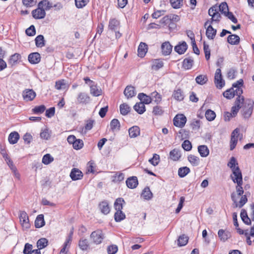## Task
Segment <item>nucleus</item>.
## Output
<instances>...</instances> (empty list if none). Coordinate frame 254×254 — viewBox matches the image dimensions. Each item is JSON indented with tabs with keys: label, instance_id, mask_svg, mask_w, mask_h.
I'll return each mask as SVG.
<instances>
[{
	"label": "nucleus",
	"instance_id": "nucleus-14",
	"mask_svg": "<svg viewBox=\"0 0 254 254\" xmlns=\"http://www.w3.org/2000/svg\"><path fill=\"white\" fill-rule=\"evenodd\" d=\"M70 177L72 181L81 180L83 177L82 172L77 168H73L70 173Z\"/></svg>",
	"mask_w": 254,
	"mask_h": 254
},
{
	"label": "nucleus",
	"instance_id": "nucleus-46",
	"mask_svg": "<svg viewBox=\"0 0 254 254\" xmlns=\"http://www.w3.org/2000/svg\"><path fill=\"white\" fill-rule=\"evenodd\" d=\"M189 161L194 166H196L199 164V158L193 155H190L188 157Z\"/></svg>",
	"mask_w": 254,
	"mask_h": 254
},
{
	"label": "nucleus",
	"instance_id": "nucleus-9",
	"mask_svg": "<svg viewBox=\"0 0 254 254\" xmlns=\"http://www.w3.org/2000/svg\"><path fill=\"white\" fill-rule=\"evenodd\" d=\"M175 126L183 127L187 122V118L183 114L177 115L173 120Z\"/></svg>",
	"mask_w": 254,
	"mask_h": 254
},
{
	"label": "nucleus",
	"instance_id": "nucleus-25",
	"mask_svg": "<svg viewBox=\"0 0 254 254\" xmlns=\"http://www.w3.org/2000/svg\"><path fill=\"white\" fill-rule=\"evenodd\" d=\"M126 203L124 198L119 197L117 198L114 202V208L116 211L122 210L123 205Z\"/></svg>",
	"mask_w": 254,
	"mask_h": 254
},
{
	"label": "nucleus",
	"instance_id": "nucleus-35",
	"mask_svg": "<svg viewBox=\"0 0 254 254\" xmlns=\"http://www.w3.org/2000/svg\"><path fill=\"white\" fill-rule=\"evenodd\" d=\"M240 215L241 219L244 223L248 225H249L251 224V220L248 217L247 211L245 209H242Z\"/></svg>",
	"mask_w": 254,
	"mask_h": 254
},
{
	"label": "nucleus",
	"instance_id": "nucleus-4",
	"mask_svg": "<svg viewBox=\"0 0 254 254\" xmlns=\"http://www.w3.org/2000/svg\"><path fill=\"white\" fill-rule=\"evenodd\" d=\"M105 234L100 229H97L91 233L90 236V239L95 245L101 244L105 239Z\"/></svg>",
	"mask_w": 254,
	"mask_h": 254
},
{
	"label": "nucleus",
	"instance_id": "nucleus-27",
	"mask_svg": "<svg viewBox=\"0 0 254 254\" xmlns=\"http://www.w3.org/2000/svg\"><path fill=\"white\" fill-rule=\"evenodd\" d=\"M234 88H236L232 86L231 88L224 92L223 93L224 97L228 99H231L234 98L235 95H236V93Z\"/></svg>",
	"mask_w": 254,
	"mask_h": 254
},
{
	"label": "nucleus",
	"instance_id": "nucleus-29",
	"mask_svg": "<svg viewBox=\"0 0 254 254\" xmlns=\"http://www.w3.org/2000/svg\"><path fill=\"white\" fill-rule=\"evenodd\" d=\"M240 37L235 34L229 35L227 38V42L231 45H238L240 43Z\"/></svg>",
	"mask_w": 254,
	"mask_h": 254
},
{
	"label": "nucleus",
	"instance_id": "nucleus-30",
	"mask_svg": "<svg viewBox=\"0 0 254 254\" xmlns=\"http://www.w3.org/2000/svg\"><path fill=\"white\" fill-rule=\"evenodd\" d=\"M19 138V135L17 132L13 131L11 132L8 136V141L11 144H14L18 141Z\"/></svg>",
	"mask_w": 254,
	"mask_h": 254
},
{
	"label": "nucleus",
	"instance_id": "nucleus-61",
	"mask_svg": "<svg viewBox=\"0 0 254 254\" xmlns=\"http://www.w3.org/2000/svg\"><path fill=\"white\" fill-rule=\"evenodd\" d=\"M72 146L76 150L80 149L83 146V142L81 139H76Z\"/></svg>",
	"mask_w": 254,
	"mask_h": 254
},
{
	"label": "nucleus",
	"instance_id": "nucleus-55",
	"mask_svg": "<svg viewBox=\"0 0 254 254\" xmlns=\"http://www.w3.org/2000/svg\"><path fill=\"white\" fill-rule=\"evenodd\" d=\"M203 50L205 54V57L207 61H208L210 57V50L209 45L205 42H203Z\"/></svg>",
	"mask_w": 254,
	"mask_h": 254
},
{
	"label": "nucleus",
	"instance_id": "nucleus-60",
	"mask_svg": "<svg viewBox=\"0 0 254 254\" xmlns=\"http://www.w3.org/2000/svg\"><path fill=\"white\" fill-rule=\"evenodd\" d=\"M88 2L89 0H75V5L78 8L83 7Z\"/></svg>",
	"mask_w": 254,
	"mask_h": 254
},
{
	"label": "nucleus",
	"instance_id": "nucleus-42",
	"mask_svg": "<svg viewBox=\"0 0 254 254\" xmlns=\"http://www.w3.org/2000/svg\"><path fill=\"white\" fill-rule=\"evenodd\" d=\"M125 218L126 215L122 210L116 211L114 214V219L116 222H121Z\"/></svg>",
	"mask_w": 254,
	"mask_h": 254
},
{
	"label": "nucleus",
	"instance_id": "nucleus-19",
	"mask_svg": "<svg viewBox=\"0 0 254 254\" xmlns=\"http://www.w3.org/2000/svg\"><path fill=\"white\" fill-rule=\"evenodd\" d=\"M188 49V45L186 42L183 41L182 43H180L174 48L175 52L180 55L183 54L185 53Z\"/></svg>",
	"mask_w": 254,
	"mask_h": 254
},
{
	"label": "nucleus",
	"instance_id": "nucleus-7",
	"mask_svg": "<svg viewBox=\"0 0 254 254\" xmlns=\"http://www.w3.org/2000/svg\"><path fill=\"white\" fill-rule=\"evenodd\" d=\"M19 217L23 228L25 229L30 228V224L29 223V217L26 212L24 211H20Z\"/></svg>",
	"mask_w": 254,
	"mask_h": 254
},
{
	"label": "nucleus",
	"instance_id": "nucleus-21",
	"mask_svg": "<svg viewBox=\"0 0 254 254\" xmlns=\"http://www.w3.org/2000/svg\"><path fill=\"white\" fill-rule=\"evenodd\" d=\"M217 30L214 29L211 25H209L206 28V35L208 39L213 40L215 38Z\"/></svg>",
	"mask_w": 254,
	"mask_h": 254
},
{
	"label": "nucleus",
	"instance_id": "nucleus-39",
	"mask_svg": "<svg viewBox=\"0 0 254 254\" xmlns=\"http://www.w3.org/2000/svg\"><path fill=\"white\" fill-rule=\"evenodd\" d=\"M134 110L139 114H142L145 111V107L143 103H137L133 106Z\"/></svg>",
	"mask_w": 254,
	"mask_h": 254
},
{
	"label": "nucleus",
	"instance_id": "nucleus-37",
	"mask_svg": "<svg viewBox=\"0 0 254 254\" xmlns=\"http://www.w3.org/2000/svg\"><path fill=\"white\" fill-rule=\"evenodd\" d=\"M35 44L37 47H43L45 45V40L43 35H39L37 36L35 39Z\"/></svg>",
	"mask_w": 254,
	"mask_h": 254
},
{
	"label": "nucleus",
	"instance_id": "nucleus-58",
	"mask_svg": "<svg viewBox=\"0 0 254 254\" xmlns=\"http://www.w3.org/2000/svg\"><path fill=\"white\" fill-rule=\"evenodd\" d=\"M55 88L57 90H61L65 88V83L64 79H61L57 81L55 83Z\"/></svg>",
	"mask_w": 254,
	"mask_h": 254
},
{
	"label": "nucleus",
	"instance_id": "nucleus-3",
	"mask_svg": "<svg viewBox=\"0 0 254 254\" xmlns=\"http://www.w3.org/2000/svg\"><path fill=\"white\" fill-rule=\"evenodd\" d=\"M227 166L231 169L233 172V175H231V178L232 177H237L242 176L241 171L238 166V163L234 157H232L230 158Z\"/></svg>",
	"mask_w": 254,
	"mask_h": 254
},
{
	"label": "nucleus",
	"instance_id": "nucleus-47",
	"mask_svg": "<svg viewBox=\"0 0 254 254\" xmlns=\"http://www.w3.org/2000/svg\"><path fill=\"white\" fill-rule=\"evenodd\" d=\"M48 244V241L46 238L40 239L37 242V246L38 250L42 249L45 248Z\"/></svg>",
	"mask_w": 254,
	"mask_h": 254
},
{
	"label": "nucleus",
	"instance_id": "nucleus-63",
	"mask_svg": "<svg viewBox=\"0 0 254 254\" xmlns=\"http://www.w3.org/2000/svg\"><path fill=\"white\" fill-rule=\"evenodd\" d=\"M182 146L186 151H190L192 148L191 142L189 140H185L182 143Z\"/></svg>",
	"mask_w": 254,
	"mask_h": 254
},
{
	"label": "nucleus",
	"instance_id": "nucleus-62",
	"mask_svg": "<svg viewBox=\"0 0 254 254\" xmlns=\"http://www.w3.org/2000/svg\"><path fill=\"white\" fill-rule=\"evenodd\" d=\"M107 250L108 254H115L118 252V248L116 245H112L108 247Z\"/></svg>",
	"mask_w": 254,
	"mask_h": 254
},
{
	"label": "nucleus",
	"instance_id": "nucleus-33",
	"mask_svg": "<svg viewBox=\"0 0 254 254\" xmlns=\"http://www.w3.org/2000/svg\"><path fill=\"white\" fill-rule=\"evenodd\" d=\"M45 225V221L44 215L40 214L37 216L35 221V226L36 228H39L43 227Z\"/></svg>",
	"mask_w": 254,
	"mask_h": 254
},
{
	"label": "nucleus",
	"instance_id": "nucleus-16",
	"mask_svg": "<svg viewBox=\"0 0 254 254\" xmlns=\"http://www.w3.org/2000/svg\"><path fill=\"white\" fill-rule=\"evenodd\" d=\"M218 236L221 241L225 242L231 237V234L228 231L220 229L218 232Z\"/></svg>",
	"mask_w": 254,
	"mask_h": 254
},
{
	"label": "nucleus",
	"instance_id": "nucleus-18",
	"mask_svg": "<svg viewBox=\"0 0 254 254\" xmlns=\"http://www.w3.org/2000/svg\"><path fill=\"white\" fill-rule=\"evenodd\" d=\"M28 61L31 64H37L41 61L40 54L37 52L32 53L28 56Z\"/></svg>",
	"mask_w": 254,
	"mask_h": 254
},
{
	"label": "nucleus",
	"instance_id": "nucleus-10",
	"mask_svg": "<svg viewBox=\"0 0 254 254\" xmlns=\"http://www.w3.org/2000/svg\"><path fill=\"white\" fill-rule=\"evenodd\" d=\"M76 100L79 104L86 105L90 102V97L86 92H80L77 95Z\"/></svg>",
	"mask_w": 254,
	"mask_h": 254
},
{
	"label": "nucleus",
	"instance_id": "nucleus-41",
	"mask_svg": "<svg viewBox=\"0 0 254 254\" xmlns=\"http://www.w3.org/2000/svg\"><path fill=\"white\" fill-rule=\"evenodd\" d=\"M164 65V63L160 60H154L151 66L152 69L157 71L162 68Z\"/></svg>",
	"mask_w": 254,
	"mask_h": 254
},
{
	"label": "nucleus",
	"instance_id": "nucleus-56",
	"mask_svg": "<svg viewBox=\"0 0 254 254\" xmlns=\"http://www.w3.org/2000/svg\"><path fill=\"white\" fill-rule=\"evenodd\" d=\"M149 162L153 166H157L160 162V156L157 154H154L153 157L149 160Z\"/></svg>",
	"mask_w": 254,
	"mask_h": 254
},
{
	"label": "nucleus",
	"instance_id": "nucleus-51",
	"mask_svg": "<svg viewBox=\"0 0 254 254\" xmlns=\"http://www.w3.org/2000/svg\"><path fill=\"white\" fill-rule=\"evenodd\" d=\"M121 114L123 115H127L130 111V107L126 103L121 104L120 106Z\"/></svg>",
	"mask_w": 254,
	"mask_h": 254
},
{
	"label": "nucleus",
	"instance_id": "nucleus-36",
	"mask_svg": "<svg viewBox=\"0 0 254 254\" xmlns=\"http://www.w3.org/2000/svg\"><path fill=\"white\" fill-rule=\"evenodd\" d=\"M181 156L180 151L177 149H174L170 152V157L173 161H178Z\"/></svg>",
	"mask_w": 254,
	"mask_h": 254
},
{
	"label": "nucleus",
	"instance_id": "nucleus-57",
	"mask_svg": "<svg viewBox=\"0 0 254 254\" xmlns=\"http://www.w3.org/2000/svg\"><path fill=\"white\" fill-rule=\"evenodd\" d=\"M46 110V107L44 105L36 106L32 109V111L36 114H40L43 113Z\"/></svg>",
	"mask_w": 254,
	"mask_h": 254
},
{
	"label": "nucleus",
	"instance_id": "nucleus-12",
	"mask_svg": "<svg viewBox=\"0 0 254 254\" xmlns=\"http://www.w3.org/2000/svg\"><path fill=\"white\" fill-rule=\"evenodd\" d=\"M36 96V92L30 89H26L22 92V96L26 101H33Z\"/></svg>",
	"mask_w": 254,
	"mask_h": 254
},
{
	"label": "nucleus",
	"instance_id": "nucleus-11",
	"mask_svg": "<svg viewBox=\"0 0 254 254\" xmlns=\"http://www.w3.org/2000/svg\"><path fill=\"white\" fill-rule=\"evenodd\" d=\"M239 131L240 129L236 128L232 132L230 145V149L231 150H233L235 148L237 144L238 139L239 136Z\"/></svg>",
	"mask_w": 254,
	"mask_h": 254
},
{
	"label": "nucleus",
	"instance_id": "nucleus-38",
	"mask_svg": "<svg viewBox=\"0 0 254 254\" xmlns=\"http://www.w3.org/2000/svg\"><path fill=\"white\" fill-rule=\"evenodd\" d=\"M173 97L177 101H182L184 98V95L180 89H178L174 91Z\"/></svg>",
	"mask_w": 254,
	"mask_h": 254
},
{
	"label": "nucleus",
	"instance_id": "nucleus-64",
	"mask_svg": "<svg viewBox=\"0 0 254 254\" xmlns=\"http://www.w3.org/2000/svg\"><path fill=\"white\" fill-rule=\"evenodd\" d=\"M219 8L220 12L224 14L229 11L228 6L225 2H222L219 6Z\"/></svg>",
	"mask_w": 254,
	"mask_h": 254
},
{
	"label": "nucleus",
	"instance_id": "nucleus-28",
	"mask_svg": "<svg viewBox=\"0 0 254 254\" xmlns=\"http://www.w3.org/2000/svg\"><path fill=\"white\" fill-rule=\"evenodd\" d=\"M120 26V21L116 18L111 19L109 23V28L111 30L116 31Z\"/></svg>",
	"mask_w": 254,
	"mask_h": 254
},
{
	"label": "nucleus",
	"instance_id": "nucleus-24",
	"mask_svg": "<svg viewBox=\"0 0 254 254\" xmlns=\"http://www.w3.org/2000/svg\"><path fill=\"white\" fill-rule=\"evenodd\" d=\"M124 93L127 99L132 98L136 94L134 87L131 85L127 86L126 87L124 90Z\"/></svg>",
	"mask_w": 254,
	"mask_h": 254
},
{
	"label": "nucleus",
	"instance_id": "nucleus-49",
	"mask_svg": "<svg viewBox=\"0 0 254 254\" xmlns=\"http://www.w3.org/2000/svg\"><path fill=\"white\" fill-rule=\"evenodd\" d=\"M205 116L208 121H212L216 117V114L213 111L208 109L206 111Z\"/></svg>",
	"mask_w": 254,
	"mask_h": 254
},
{
	"label": "nucleus",
	"instance_id": "nucleus-26",
	"mask_svg": "<svg viewBox=\"0 0 254 254\" xmlns=\"http://www.w3.org/2000/svg\"><path fill=\"white\" fill-rule=\"evenodd\" d=\"M198 152L202 157H206L209 154V150L207 146L205 145H201L198 146Z\"/></svg>",
	"mask_w": 254,
	"mask_h": 254
},
{
	"label": "nucleus",
	"instance_id": "nucleus-8",
	"mask_svg": "<svg viewBox=\"0 0 254 254\" xmlns=\"http://www.w3.org/2000/svg\"><path fill=\"white\" fill-rule=\"evenodd\" d=\"M232 180H233L234 183L237 184V186L236 187V189L238 195H243V194L244 193V189L242 187L243 185L242 176L237 177H232Z\"/></svg>",
	"mask_w": 254,
	"mask_h": 254
},
{
	"label": "nucleus",
	"instance_id": "nucleus-31",
	"mask_svg": "<svg viewBox=\"0 0 254 254\" xmlns=\"http://www.w3.org/2000/svg\"><path fill=\"white\" fill-rule=\"evenodd\" d=\"M129 136L131 138H134L140 134V128L137 126H133L128 129Z\"/></svg>",
	"mask_w": 254,
	"mask_h": 254
},
{
	"label": "nucleus",
	"instance_id": "nucleus-53",
	"mask_svg": "<svg viewBox=\"0 0 254 254\" xmlns=\"http://www.w3.org/2000/svg\"><path fill=\"white\" fill-rule=\"evenodd\" d=\"M53 161L54 158L50 154H46L42 158V163L45 165H48Z\"/></svg>",
	"mask_w": 254,
	"mask_h": 254
},
{
	"label": "nucleus",
	"instance_id": "nucleus-5",
	"mask_svg": "<svg viewBox=\"0 0 254 254\" xmlns=\"http://www.w3.org/2000/svg\"><path fill=\"white\" fill-rule=\"evenodd\" d=\"M214 83L216 87L221 89L225 86V81L222 78L221 70L220 68H217L215 71L214 76Z\"/></svg>",
	"mask_w": 254,
	"mask_h": 254
},
{
	"label": "nucleus",
	"instance_id": "nucleus-6",
	"mask_svg": "<svg viewBox=\"0 0 254 254\" xmlns=\"http://www.w3.org/2000/svg\"><path fill=\"white\" fill-rule=\"evenodd\" d=\"M241 196L242 197L240 199V200L239 201V202H238L237 200V198L236 197V193L235 192H233L231 194V199L233 201L234 203H235L236 207H242L248 201V199L246 195Z\"/></svg>",
	"mask_w": 254,
	"mask_h": 254
},
{
	"label": "nucleus",
	"instance_id": "nucleus-45",
	"mask_svg": "<svg viewBox=\"0 0 254 254\" xmlns=\"http://www.w3.org/2000/svg\"><path fill=\"white\" fill-rule=\"evenodd\" d=\"M21 58V55L19 54L15 53L12 56H10L8 63L11 65L15 64L18 60H19Z\"/></svg>",
	"mask_w": 254,
	"mask_h": 254
},
{
	"label": "nucleus",
	"instance_id": "nucleus-13",
	"mask_svg": "<svg viewBox=\"0 0 254 254\" xmlns=\"http://www.w3.org/2000/svg\"><path fill=\"white\" fill-rule=\"evenodd\" d=\"M33 17L35 19H42L45 17L46 12L44 8L38 6V7L32 11Z\"/></svg>",
	"mask_w": 254,
	"mask_h": 254
},
{
	"label": "nucleus",
	"instance_id": "nucleus-59",
	"mask_svg": "<svg viewBox=\"0 0 254 254\" xmlns=\"http://www.w3.org/2000/svg\"><path fill=\"white\" fill-rule=\"evenodd\" d=\"M183 0H170V3L174 8H179L183 5Z\"/></svg>",
	"mask_w": 254,
	"mask_h": 254
},
{
	"label": "nucleus",
	"instance_id": "nucleus-34",
	"mask_svg": "<svg viewBox=\"0 0 254 254\" xmlns=\"http://www.w3.org/2000/svg\"><path fill=\"white\" fill-rule=\"evenodd\" d=\"M193 64V60L191 58H186L183 62V66L186 69H190Z\"/></svg>",
	"mask_w": 254,
	"mask_h": 254
},
{
	"label": "nucleus",
	"instance_id": "nucleus-52",
	"mask_svg": "<svg viewBox=\"0 0 254 254\" xmlns=\"http://www.w3.org/2000/svg\"><path fill=\"white\" fill-rule=\"evenodd\" d=\"M38 6H41L43 8H44L45 10H49L52 7V3L47 0H43L41 1L38 3Z\"/></svg>",
	"mask_w": 254,
	"mask_h": 254
},
{
	"label": "nucleus",
	"instance_id": "nucleus-23",
	"mask_svg": "<svg viewBox=\"0 0 254 254\" xmlns=\"http://www.w3.org/2000/svg\"><path fill=\"white\" fill-rule=\"evenodd\" d=\"M147 51V45L146 43L141 42L138 48V56L140 58L145 56Z\"/></svg>",
	"mask_w": 254,
	"mask_h": 254
},
{
	"label": "nucleus",
	"instance_id": "nucleus-40",
	"mask_svg": "<svg viewBox=\"0 0 254 254\" xmlns=\"http://www.w3.org/2000/svg\"><path fill=\"white\" fill-rule=\"evenodd\" d=\"M152 196L153 194L150 189L148 187H145L142 192L141 196L146 200H149L152 198Z\"/></svg>",
	"mask_w": 254,
	"mask_h": 254
},
{
	"label": "nucleus",
	"instance_id": "nucleus-20",
	"mask_svg": "<svg viewBox=\"0 0 254 254\" xmlns=\"http://www.w3.org/2000/svg\"><path fill=\"white\" fill-rule=\"evenodd\" d=\"M99 207L101 212L105 215L108 214L110 212V207L107 201L104 200L99 204Z\"/></svg>",
	"mask_w": 254,
	"mask_h": 254
},
{
	"label": "nucleus",
	"instance_id": "nucleus-50",
	"mask_svg": "<svg viewBox=\"0 0 254 254\" xmlns=\"http://www.w3.org/2000/svg\"><path fill=\"white\" fill-rule=\"evenodd\" d=\"M190 172V169L187 167H183L179 169L178 175L181 178L185 177Z\"/></svg>",
	"mask_w": 254,
	"mask_h": 254
},
{
	"label": "nucleus",
	"instance_id": "nucleus-48",
	"mask_svg": "<svg viewBox=\"0 0 254 254\" xmlns=\"http://www.w3.org/2000/svg\"><path fill=\"white\" fill-rule=\"evenodd\" d=\"M78 246L82 251H86L89 247L88 241L86 239H80L78 243Z\"/></svg>",
	"mask_w": 254,
	"mask_h": 254
},
{
	"label": "nucleus",
	"instance_id": "nucleus-54",
	"mask_svg": "<svg viewBox=\"0 0 254 254\" xmlns=\"http://www.w3.org/2000/svg\"><path fill=\"white\" fill-rule=\"evenodd\" d=\"M164 111L162 107L156 106L153 107L152 113L154 116H162Z\"/></svg>",
	"mask_w": 254,
	"mask_h": 254
},
{
	"label": "nucleus",
	"instance_id": "nucleus-32",
	"mask_svg": "<svg viewBox=\"0 0 254 254\" xmlns=\"http://www.w3.org/2000/svg\"><path fill=\"white\" fill-rule=\"evenodd\" d=\"M110 127L112 131H119L120 129V123L117 119H113L110 122Z\"/></svg>",
	"mask_w": 254,
	"mask_h": 254
},
{
	"label": "nucleus",
	"instance_id": "nucleus-44",
	"mask_svg": "<svg viewBox=\"0 0 254 254\" xmlns=\"http://www.w3.org/2000/svg\"><path fill=\"white\" fill-rule=\"evenodd\" d=\"M208 81V78L206 75L200 74L197 76L195 78L196 82L200 85L205 84Z\"/></svg>",
	"mask_w": 254,
	"mask_h": 254
},
{
	"label": "nucleus",
	"instance_id": "nucleus-2",
	"mask_svg": "<svg viewBox=\"0 0 254 254\" xmlns=\"http://www.w3.org/2000/svg\"><path fill=\"white\" fill-rule=\"evenodd\" d=\"M254 105V102L251 99H247L242 107L241 113L245 119H249L251 116Z\"/></svg>",
	"mask_w": 254,
	"mask_h": 254
},
{
	"label": "nucleus",
	"instance_id": "nucleus-43",
	"mask_svg": "<svg viewBox=\"0 0 254 254\" xmlns=\"http://www.w3.org/2000/svg\"><path fill=\"white\" fill-rule=\"evenodd\" d=\"M189 237L183 234L179 237L178 239V245L180 247L186 245L188 242Z\"/></svg>",
	"mask_w": 254,
	"mask_h": 254
},
{
	"label": "nucleus",
	"instance_id": "nucleus-1",
	"mask_svg": "<svg viewBox=\"0 0 254 254\" xmlns=\"http://www.w3.org/2000/svg\"><path fill=\"white\" fill-rule=\"evenodd\" d=\"M244 81L242 79H240L235 83L233 84V86L235 87V91L237 97L235 101V106L242 108L245 102L244 96L241 95L243 94V89L241 87L243 85Z\"/></svg>",
	"mask_w": 254,
	"mask_h": 254
},
{
	"label": "nucleus",
	"instance_id": "nucleus-22",
	"mask_svg": "<svg viewBox=\"0 0 254 254\" xmlns=\"http://www.w3.org/2000/svg\"><path fill=\"white\" fill-rule=\"evenodd\" d=\"M89 86L90 88V93L93 96L97 97L101 94V89L97 86V84H96L95 82L92 84H91Z\"/></svg>",
	"mask_w": 254,
	"mask_h": 254
},
{
	"label": "nucleus",
	"instance_id": "nucleus-15",
	"mask_svg": "<svg viewBox=\"0 0 254 254\" xmlns=\"http://www.w3.org/2000/svg\"><path fill=\"white\" fill-rule=\"evenodd\" d=\"M173 46L169 42H165L161 45L162 53L164 56L169 55L172 51Z\"/></svg>",
	"mask_w": 254,
	"mask_h": 254
},
{
	"label": "nucleus",
	"instance_id": "nucleus-17",
	"mask_svg": "<svg viewBox=\"0 0 254 254\" xmlns=\"http://www.w3.org/2000/svg\"><path fill=\"white\" fill-rule=\"evenodd\" d=\"M138 184L137 178L135 176L130 177L126 180V185L129 189L136 188Z\"/></svg>",
	"mask_w": 254,
	"mask_h": 254
}]
</instances>
